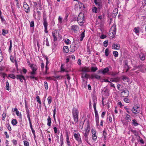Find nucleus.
Here are the masks:
<instances>
[{"label":"nucleus","instance_id":"nucleus-1","mask_svg":"<svg viewBox=\"0 0 146 146\" xmlns=\"http://www.w3.org/2000/svg\"><path fill=\"white\" fill-rule=\"evenodd\" d=\"M77 21L79 24L81 26L83 25L84 23V16L82 13H80L77 18Z\"/></svg>","mask_w":146,"mask_h":146},{"label":"nucleus","instance_id":"nucleus-2","mask_svg":"<svg viewBox=\"0 0 146 146\" xmlns=\"http://www.w3.org/2000/svg\"><path fill=\"white\" fill-rule=\"evenodd\" d=\"M116 30L115 25H113L110 29L109 35L111 38H113L115 35L116 33Z\"/></svg>","mask_w":146,"mask_h":146},{"label":"nucleus","instance_id":"nucleus-3","mask_svg":"<svg viewBox=\"0 0 146 146\" xmlns=\"http://www.w3.org/2000/svg\"><path fill=\"white\" fill-rule=\"evenodd\" d=\"M46 19L47 18L46 15L45 14H44L43 16L42 22L44 27V31L46 33H47L48 32L47 28L48 23Z\"/></svg>","mask_w":146,"mask_h":146},{"label":"nucleus","instance_id":"nucleus-4","mask_svg":"<svg viewBox=\"0 0 146 146\" xmlns=\"http://www.w3.org/2000/svg\"><path fill=\"white\" fill-rule=\"evenodd\" d=\"M93 106L94 108L95 111V115L96 117H98V111L96 110V105L97 103V100L96 98V97L94 96L93 98Z\"/></svg>","mask_w":146,"mask_h":146},{"label":"nucleus","instance_id":"nucleus-5","mask_svg":"<svg viewBox=\"0 0 146 146\" xmlns=\"http://www.w3.org/2000/svg\"><path fill=\"white\" fill-rule=\"evenodd\" d=\"M52 34L54 38L53 41H55L57 40V36L59 35V33L58 31L56 30L52 32Z\"/></svg>","mask_w":146,"mask_h":146},{"label":"nucleus","instance_id":"nucleus-6","mask_svg":"<svg viewBox=\"0 0 146 146\" xmlns=\"http://www.w3.org/2000/svg\"><path fill=\"white\" fill-rule=\"evenodd\" d=\"M74 136L76 140L79 143H82V141L80 134L79 133H75L74 134Z\"/></svg>","mask_w":146,"mask_h":146},{"label":"nucleus","instance_id":"nucleus-7","mask_svg":"<svg viewBox=\"0 0 146 146\" xmlns=\"http://www.w3.org/2000/svg\"><path fill=\"white\" fill-rule=\"evenodd\" d=\"M30 67L32 70V72H31V74L32 75H34L36 74V71L37 68L36 66L33 64H31Z\"/></svg>","mask_w":146,"mask_h":146},{"label":"nucleus","instance_id":"nucleus-8","mask_svg":"<svg viewBox=\"0 0 146 146\" xmlns=\"http://www.w3.org/2000/svg\"><path fill=\"white\" fill-rule=\"evenodd\" d=\"M129 92L127 89L123 90L121 93V96L123 97H127L129 95Z\"/></svg>","mask_w":146,"mask_h":146},{"label":"nucleus","instance_id":"nucleus-9","mask_svg":"<svg viewBox=\"0 0 146 146\" xmlns=\"http://www.w3.org/2000/svg\"><path fill=\"white\" fill-rule=\"evenodd\" d=\"M139 108L138 106H134L131 109L132 112L134 114H136L139 113Z\"/></svg>","mask_w":146,"mask_h":146},{"label":"nucleus","instance_id":"nucleus-10","mask_svg":"<svg viewBox=\"0 0 146 146\" xmlns=\"http://www.w3.org/2000/svg\"><path fill=\"white\" fill-rule=\"evenodd\" d=\"M23 7L25 9V11L27 13L29 12L30 9L29 5L26 2H24L23 4Z\"/></svg>","mask_w":146,"mask_h":146},{"label":"nucleus","instance_id":"nucleus-11","mask_svg":"<svg viewBox=\"0 0 146 146\" xmlns=\"http://www.w3.org/2000/svg\"><path fill=\"white\" fill-rule=\"evenodd\" d=\"M89 131H85V133H84L83 134V138L85 140V141L87 143L88 142V135H89Z\"/></svg>","mask_w":146,"mask_h":146},{"label":"nucleus","instance_id":"nucleus-12","mask_svg":"<svg viewBox=\"0 0 146 146\" xmlns=\"http://www.w3.org/2000/svg\"><path fill=\"white\" fill-rule=\"evenodd\" d=\"M16 78L17 79H19L21 82H23V80H25V78L24 76L20 75H17Z\"/></svg>","mask_w":146,"mask_h":146},{"label":"nucleus","instance_id":"nucleus-13","mask_svg":"<svg viewBox=\"0 0 146 146\" xmlns=\"http://www.w3.org/2000/svg\"><path fill=\"white\" fill-rule=\"evenodd\" d=\"M71 30L74 32H76L79 29L78 26L76 25H74L71 27Z\"/></svg>","mask_w":146,"mask_h":146},{"label":"nucleus","instance_id":"nucleus-14","mask_svg":"<svg viewBox=\"0 0 146 146\" xmlns=\"http://www.w3.org/2000/svg\"><path fill=\"white\" fill-rule=\"evenodd\" d=\"M72 113L73 116L78 115V110L75 108H74L72 109Z\"/></svg>","mask_w":146,"mask_h":146},{"label":"nucleus","instance_id":"nucleus-15","mask_svg":"<svg viewBox=\"0 0 146 146\" xmlns=\"http://www.w3.org/2000/svg\"><path fill=\"white\" fill-rule=\"evenodd\" d=\"M111 47L113 49L117 50H119L120 46L119 44H113Z\"/></svg>","mask_w":146,"mask_h":146},{"label":"nucleus","instance_id":"nucleus-16","mask_svg":"<svg viewBox=\"0 0 146 146\" xmlns=\"http://www.w3.org/2000/svg\"><path fill=\"white\" fill-rule=\"evenodd\" d=\"M82 71L84 72H89L90 71V69L89 67H84L82 68Z\"/></svg>","mask_w":146,"mask_h":146},{"label":"nucleus","instance_id":"nucleus-17","mask_svg":"<svg viewBox=\"0 0 146 146\" xmlns=\"http://www.w3.org/2000/svg\"><path fill=\"white\" fill-rule=\"evenodd\" d=\"M78 5H79V8L80 9L82 7H83L84 8H85L84 6V4L80 2H78V4H76V6L77 7H78Z\"/></svg>","mask_w":146,"mask_h":146},{"label":"nucleus","instance_id":"nucleus-18","mask_svg":"<svg viewBox=\"0 0 146 146\" xmlns=\"http://www.w3.org/2000/svg\"><path fill=\"white\" fill-rule=\"evenodd\" d=\"M70 48L71 49V51L72 52H74L75 50H76L78 48L77 46H76L75 45H74L73 44L70 46Z\"/></svg>","mask_w":146,"mask_h":146},{"label":"nucleus","instance_id":"nucleus-19","mask_svg":"<svg viewBox=\"0 0 146 146\" xmlns=\"http://www.w3.org/2000/svg\"><path fill=\"white\" fill-rule=\"evenodd\" d=\"M100 76L96 74L92 75L91 78H94L97 79H99L100 78Z\"/></svg>","mask_w":146,"mask_h":146},{"label":"nucleus","instance_id":"nucleus-20","mask_svg":"<svg viewBox=\"0 0 146 146\" xmlns=\"http://www.w3.org/2000/svg\"><path fill=\"white\" fill-rule=\"evenodd\" d=\"M118 13V9L117 8H115L113 10V13H112V15H113L114 16H116L117 14Z\"/></svg>","mask_w":146,"mask_h":146},{"label":"nucleus","instance_id":"nucleus-21","mask_svg":"<svg viewBox=\"0 0 146 146\" xmlns=\"http://www.w3.org/2000/svg\"><path fill=\"white\" fill-rule=\"evenodd\" d=\"M73 118L74 121L76 123H77L78 121V115L73 116Z\"/></svg>","mask_w":146,"mask_h":146},{"label":"nucleus","instance_id":"nucleus-22","mask_svg":"<svg viewBox=\"0 0 146 146\" xmlns=\"http://www.w3.org/2000/svg\"><path fill=\"white\" fill-rule=\"evenodd\" d=\"M63 51L65 53H67L68 52L69 49L67 46H64L63 47Z\"/></svg>","mask_w":146,"mask_h":146},{"label":"nucleus","instance_id":"nucleus-23","mask_svg":"<svg viewBox=\"0 0 146 146\" xmlns=\"http://www.w3.org/2000/svg\"><path fill=\"white\" fill-rule=\"evenodd\" d=\"M140 28L139 27H135L134 28V32L137 35H139V30Z\"/></svg>","mask_w":146,"mask_h":146},{"label":"nucleus","instance_id":"nucleus-24","mask_svg":"<svg viewBox=\"0 0 146 146\" xmlns=\"http://www.w3.org/2000/svg\"><path fill=\"white\" fill-rule=\"evenodd\" d=\"M109 71V69L108 67H106L103 70V74H105Z\"/></svg>","mask_w":146,"mask_h":146},{"label":"nucleus","instance_id":"nucleus-25","mask_svg":"<svg viewBox=\"0 0 146 146\" xmlns=\"http://www.w3.org/2000/svg\"><path fill=\"white\" fill-rule=\"evenodd\" d=\"M85 31L83 32L80 35V41H82L84 38L85 36V34H84Z\"/></svg>","mask_w":146,"mask_h":146},{"label":"nucleus","instance_id":"nucleus-26","mask_svg":"<svg viewBox=\"0 0 146 146\" xmlns=\"http://www.w3.org/2000/svg\"><path fill=\"white\" fill-rule=\"evenodd\" d=\"M47 125L49 126H50L51 125V119L50 117L49 116H48V119H47Z\"/></svg>","mask_w":146,"mask_h":146},{"label":"nucleus","instance_id":"nucleus-27","mask_svg":"<svg viewBox=\"0 0 146 146\" xmlns=\"http://www.w3.org/2000/svg\"><path fill=\"white\" fill-rule=\"evenodd\" d=\"M89 75L87 74H86L83 73L82 74L81 77L82 78H88L89 77Z\"/></svg>","mask_w":146,"mask_h":146},{"label":"nucleus","instance_id":"nucleus-28","mask_svg":"<svg viewBox=\"0 0 146 146\" xmlns=\"http://www.w3.org/2000/svg\"><path fill=\"white\" fill-rule=\"evenodd\" d=\"M132 124L134 126H137L139 125V123H137V121L135 119H133L132 120Z\"/></svg>","mask_w":146,"mask_h":146},{"label":"nucleus","instance_id":"nucleus-29","mask_svg":"<svg viewBox=\"0 0 146 146\" xmlns=\"http://www.w3.org/2000/svg\"><path fill=\"white\" fill-rule=\"evenodd\" d=\"M130 117L129 115L127 114H126V117L125 118V119L128 121H131V119L130 118Z\"/></svg>","mask_w":146,"mask_h":146},{"label":"nucleus","instance_id":"nucleus-30","mask_svg":"<svg viewBox=\"0 0 146 146\" xmlns=\"http://www.w3.org/2000/svg\"><path fill=\"white\" fill-rule=\"evenodd\" d=\"M139 57L140 59L142 60H144L145 59V56L143 54H140L139 55Z\"/></svg>","mask_w":146,"mask_h":146},{"label":"nucleus","instance_id":"nucleus-31","mask_svg":"<svg viewBox=\"0 0 146 146\" xmlns=\"http://www.w3.org/2000/svg\"><path fill=\"white\" fill-rule=\"evenodd\" d=\"M90 127L89 123L88 122L87 127L85 129V131H89V133L90 131Z\"/></svg>","mask_w":146,"mask_h":146},{"label":"nucleus","instance_id":"nucleus-32","mask_svg":"<svg viewBox=\"0 0 146 146\" xmlns=\"http://www.w3.org/2000/svg\"><path fill=\"white\" fill-rule=\"evenodd\" d=\"M91 69L92 72H95L98 69V68L97 67H92Z\"/></svg>","mask_w":146,"mask_h":146},{"label":"nucleus","instance_id":"nucleus-33","mask_svg":"<svg viewBox=\"0 0 146 146\" xmlns=\"http://www.w3.org/2000/svg\"><path fill=\"white\" fill-rule=\"evenodd\" d=\"M11 123L13 125H16L17 123V121L16 119H13L12 120Z\"/></svg>","mask_w":146,"mask_h":146},{"label":"nucleus","instance_id":"nucleus-34","mask_svg":"<svg viewBox=\"0 0 146 146\" xmlns=\"http://www.w3.org/2000/svg\"><path fill=\"white\" fill-rule=\"evenodd\" d=\"M54 78H56L58 80H60L62 78H63L64 77L63 76H54Z\"/></svg>","mask_w":146,"mask_h":146},{"label":"nucleus","instance_id":"nucleus-35","mask_svg":"<svg viewBox=\"0 0 146 146\" xmlns=\"http://www.w3.org/2000/svg\"><path fill=\"white\" fill-rule=\"evenodd\" d=\"M113 54L115 57H117L118 56V52L116 51H114L113 52Z\"/></svg>","mask_w":146,"mask_h":146},{"label":"nucleus","instance_id":"nucleus-36","mask_svg":"<svg viewBox=\"0 0 146 146\" xmlns=\"http://www.w3.org/2000/svg\"><path fill=\"white\" fill-rule=\"evenodd\" d=\"M145 66L144 64H141L140 65H139L138 66H137V68L140 69H142V68L144 67Z\"/></svg>","mask_w":146,"mask_h":146},{"label":"nucleus","instance_id":"nucleus-37","mask_svg":"<svg viewBox=\"0 0 146 146\" xmlns=\"http://www.w3.org/2000/svg\"><path fill=\"white\" fill-rule=\"evenodd\" d=\"M109 50L108 48H106L105 50V53L106 56H108L109 54Z\"/></svg>","mask_w":146,"mask_h":146},{"label":"nucleus","instance_id":"nucleus-38","mask_svg":"<svg viewBox=\"0 0 146 146\" xmlns=\"http://www.w3.org/2000/svg\"><path fill=\"white\" fill-rule=\"evenodd\" d=\"M8 76L13 79H15L16 78V77L15 75L13 74H9L8 75Z\"/></svg>","mask_w":146,"mask_h":146},{"label":"nucleus","instance_id":"nucleus-39","mask_svg":"<svg viewBox=\"0 0 146 146\" xmlns=\"http://www.w3.org/2000/svg\"><path fill=\"white\" fill-rule=\"evenodd\" d=\"M6 89L8 90H9V84L7 82H6Z\"/></svg>","mask_w":146,"mask_h":146},{"label":"nucleus","instance_id":"nucleus-40","mask_svg":"<svg viewBox=\"0 0 146 146\" xmlns=\"http://www.w3.org/2000/svg\"><path fill=\"white\" fill-rule=\"evenodd\" d=\"M47 100L48 102V104H50L52 102V98L51 96H49Z\"/></svg>","mask_w":146,"mask_h":146},{"label":"nucleus","instance_id":"nucleus-41","mask_svg":"<svg viewBox=\"0 0 146 146\" xmlns=\"http://www.w3.org/2000/svg\"><path fill=\"white\" fill-rule=\"evenodd\" d=\"M107 133L105 131H103V135L104 137V140H106Z\"/></svg>","mask_w":146,"mask_h":146},{"label":"nucleus","instance_id":"nucleus-42","mask_svg":"<svg viewBox=\"0 0 146 146\" xmlns=\"http://www.w3.org/2000/svg\"><path fill=\"white\" fill-rule=\"evenodd\" d=\"M62 18L60 16H59L58 18V21L59 23L60 24H61L62 23Z\"/></svg>","mask_w":146,"mask_h":146},{"label":"nucleus","instance_id":"nucleus-43","mask_svg":"<svg viewBox=\"0 0 146 146\" xmlns=\"http://www.w3.org/2000/svg\"><path fill=\"white\" fill-rule=\"evenodd\" d=\"M92 139L94 141H96V140L97 136H96V134L94 135H92Z\"/></svg>","mask_w":146,"mask_h":146},{"label":"nucleus","instance_id":"nucleus-44","mask_svg":"<svg viewBox=\"0 0 146 146\" xmlns=\"http://www.w3.org/2000/svg\"><path fill=\"white\" fill-rule=\"evenodd\" d=\"M36 99L37 102L39 104H41V102L40 100V98L38 96H37L36 97Z\"/></svg>","mask_w":146,"mask_h":146},{"label":"nucleus","instance_id":"nucleus-45","mask_svg":"<svg viewBox=\"0 0 146 146\" xmlns=\"http://www.w3.org/2000/svg\"><path fill=\"white\" fill-rule=\"evenodd\" d=\"M108 40H106L104 41L103 42V44H104V46L105 47H106L108 44Z\"/></svg>","mask_w":146,"mask_h":146},{"label":"nucleus","instance_id":"nucleus-46","mask_svg":"<svg viewBox=\"0 0 146 146\" xmlns=\"http://www.w3.org/2000/svg\"><path fill=\"white\" fill-rule=\"evenodd\" d=\"M110 81L113 82H117L118 81V80L117 78H114V79H111Z\"/></svg>","mask_w":146,"mask_h":146},{"label":"nucleus","instance_id":"nucleus-47","mask_svg":"<svg viewBox=\"0 0 146 146\" xmlns=\"http://www.w3.org/2000/svg\"><path fill=\"white\" fill-rule=\"evenodd\" d=\"M75 45L77 46V47L78 48L79 46V42L78 40H76V44Z\"/></svg>","mask_w":146,"mask_h":146},{"label":"nucleus","instance_id":"nucleus-48","mask_svg":"<svg viewBox=\"0 0 146 146\" xmlns=\"http://www.w3.org/2000/svg\"><path fill=\"white\" fill-rule=\"evenodd\" d=\"M64 65L63 64H62L61 66V72H64L65 71V69L63 67Z\"/></svg>","mask_w":146,"mask_h":146},{"label":"nucleus","instance_id":"nucleus-49","mask_svg":"<svg viewBox=\"0 0 146 146\" xmlns=\"http://www.w3.org/2000/svg\"><path fill=\"white\" fill-rule=\"evenodd\" d=\"M44 85L45 87V89L46 90H47L48 89V84L47 82H44Z\"/></svg>","mask_w":146,"mask_h":146},{"label":"nucleus","instance_id":"nucleus-50","mask_svg":"<svg viewBox=\"0 0 146 146\" xmlns=\"http://www.w3.org/2000/svg\"><path fill=\"white\" fill-rule=\"evenodd\" d=\"M30 25L31 27H34V23L33 21L31 22Z\"/></svg>","mask_w":146,"mask_h":146},{"label":"nucleus","instance_id":"nucleus-51","mask_svg":"<svg viewBox=\"0 0 146 146\" xmlns=\"http://www.w3.org/2000/svg\"><path fill=\"white\" fill-rule=\"evenodd\" d=\"M24 143L25 146H29V143L27 141H24Z\"/></svg>","mask_w":146,"mask_h":146},{"label":"nucleus","instance_id":"nucleus-52","mask_svg":"<svg viewBox=\"0 0 146 146\" xmlns=\"http://www.w3.org/2000/svg\"><path fill=\"white\" fill-rule=\"evenodd\" d=\"M92 11L94 12L97 13L98 12L97 9L96 7H94L92 9Z\"/></svg>","mask_w":146,"mask_h":146},{"label":"nucleus","instance_id":"nucleus-53","mask_svg":"<svg viewBox=\"0 0 146 146\" xmlns=\"http://www.w3.org/2000/svg\"><path fill=\"white\" fill-rule=\"evenodd\" d=\"M91 132L92 133V135H95L96 134V131L93 129H92L91 130Z\"/></svg>","mask_w":146,"mask_h":146},{"label":"nucleus","instance_id":"nucleus-54","mask_svg":"<svg viewBox=\"0 0 146 146\" xmlns=\"http://www.w3.org/2000/svg\"><path fill=\"white\" fill-rule=\"evenodd\" d=\"M110 87H113L115 89V87L114 86V84H113L111 82H110Z\"/></svg>","mask_w":146,"mask_h":146},{"label":"nucleus","instance_id":"nucleus-55","mask_svg":"<svg viewBox=\"0 0 146 146\" xmlns=\"http://www.w3.org/2000/svg\"><path fill=\"white\" fill-rule=\"evenodd\" d=\"M70 40L68 39L65 40L64 42L66 44H70Z\"/></svg>","mask_w":146,"mask_h":146},{"label":"nucleus","instance_id":"nucleus-56","mask_svg":"<svg viewBox=\"0 0 146 146\" xmlns=\"http://www.w3.org/2000/svg\"><path fill=\"white\" fill-rule=\"evenodd\" d=\"M135 136H137L138 135V132L135 130H134L133 132Z\"/></svg>","mask_w":146,"mask_h":146},{"label":"nucleus","instance_id":"nucleus-57","mask_svg":"<svg viewBox=\"0 0 146 146\" xmlns=\"http://www.w3.org/2000/svg\"><path fill=\"white\" fill-rule=\"evenodd\" d=\"M45 42H46V45L47 46H49V44L48 42V40L47 38H46V40H45Z\"/></svg>","mask_w":146,"mask_h":146},{"label":"nucleus","instance_id":"nucleus-58","mask_svg":"<svg viewBox=\"0 0 146 146\" xmlns=\"http://www.w3.org/2000/svg\"><path fill=\"white\" fill-rule=\"evenodd\" d=\"M68 14H66L64 18V21H67V18L68 17Z\"/></svg>","mask_w":146,"mask_h":146},{"label":"nucleus","instance_id":"nucleus-59","mask_svg":"<svg viewBox=\"0 0 146 146\" xmlns=\"http://www.w3.org/2000/svg\"><path fill=\"white\" fill-rule=\"evenodd\" d=\"M7 127L8 129L10 131L11 130V127L10 126V125L9 124H8L7 125Z\"/></svg>","mask_w":146,"mask_h":146},{"label":"nucleus","instance_id":"nucleus-60","mask_svg":"<svg viewBox=\"0 0 146 146\" xmlns=\"http://www.w3.org/2000/svg\"><path fill=\"white\" fill-rule=\"evenodd\" d=\"M124 109L126 110L127 112L129 114H130V112L129 111V109L127 107H125Z\"/></svg>","mask_w":146,"mask_h":146},{"label":"nucleus","instance_id":"nucleus-61","mask_svg":"<svg viewBox=\"0 0 146 146\" xmlns=\"http://www.w3.org/2000/svg\"><path fill=\"white\" fill-rule=\"evenodd\" d=\"M124 101L126 103H129V100L127 98H125L124 99Z\"/></svg>","mask_w":146,"mask_h":146},{"label":"nucleus","instance_id":"nucleus-62","mask_svg":"<svg viewBox=\"0 0 146 146\" xmlns=\"http://www.w3.org/2000/svg\"><path fill=\"white\" fill-rule=\"evenodd\" d=\"M26 111L27 115H29L30 112L29 111L28 108H26Z\"/></svg>","mask_w":146,"mask_h":146},{"label":"nucleus","instance_id":"nucleus-63","mask_svg":"<svg viewBox=\"0 0 146 146\" xmlns=\"http://www.w3.org/2000/svg\"><path fill=\"white\" fill-rule=\"evenodd\" d=\"M10 59L12 62H13L15 61V60L14 59V58L12 56H10Z\"/></svg>","mask_w":146,"mask_h":146},{"label":"nucleus","instance_id":"nucleus-64","mask_svg":"<svg viewBox=\"0 0 146 146\" xmlns=\"http://www.w3.org/2000/svg\"><path fill=\"white\" fill-rule=\"evenodd\" d=\"M6 30H5V29H2V35H4V36H5V34L6 33Z\"/></svg>","mask_w":146,"mask_h":146}]
</instances>
